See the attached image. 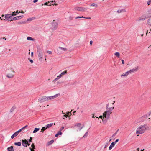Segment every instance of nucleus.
Listing matches in <instances>:
<instances>
[{"mask_svg":"<svg viewBox=\"0 0 151 151\" xmlns=\"http://www.w3.org/2000/svg\"><path fill=\"white\" fill-rule=\"evenodd\" d=\"M14 144L16 145L20 146L21 145V142H15Z\"/></svg>","mask_w":151,"mask_h":151,"instance_id":"22","label":"nucleus"},{"mask_svg":"<svg viewBox=\"0 0 151 151\" xmlns=\"http://www.w3.org/2000/svg\"><path fill=\"white\" fill-rule=\"evenodd\" d=\"M138 69V67L137 66L136 67V68L133 69L132 70H129V71H130V73H133L134 72H136L137 71Z\"/></svg>","mask_w":151,"mask_h":151,"instance_id":"15","label":"nucleus"},{"mask_svg":"<svg viewBox=\"0 0 151 151\" xmlns=\"http://www.w3.org/2000/svg\"><path fill=\"white\" fill-rule=\"evenodd\" d=\"M15 109V108L14 107H13L10 109V112H12L13 111L14 109Z\"/></svg>","mask_w":151,"mask_h":151,"instance_id":"38","label":"nucleus"},{"mask_svg":"<svg viewBox=\"0 0 151 151\" xmlns=\"http://www.w3.org/2000/svg\"><path fill=\"white\" fill-rule=\"evenodd\" d=\"M23 13V14H24V11H22L21 12H19V13Z\"/></svg>","mask_w":151,"mask_h":151,"instance_id":"59","label":"nucleus"},{"mask_svg":"<svg viewBox=\"0 0 151 151\" xmlns=\"http://www.w3.org/2000/svg\"><path fill=\"white\" fill-rule=\"evenodd\" d=\"M92 42H93L92 41V40H91V41H90V44L91 45L92 44Z\"/></svg>","mask_w":151,"mask_h":151,"instance_id":"62","label":"nucleus"},{"mask_svg":"<svg viewBox=\"0 0 151 151\" xmlns=\"http://www.w3.org/2000/svg\"><path fill=\"white\" fill-rule=\"evenodd\" d=\"M47 129V127H43L41 129V132H43L46 129Z\"/></svg>","mask_w":151,"mask_h":151,"instance_id":"31","label":"nucleus"},{"mask_svg":"<svg viewBox=\"0 0 151 151\" xmlns=\"http://www.w3.org/2000/svg\"><path fill=\"white\" fill-rule=\"evenodd\" d=\"M38 100L40 102H43L46 101H47V96H44L42 97L41 98H39Z\"/></svg>","mask_w":151,"mask_h":151,"instance_id":"10","label":"nucleus"},{"mask_svg":"<svg viewBox=\"0 0 151 151\" xmlns=\"http://www.w3.org/2000/svg\"><path fill=\"white\" fill-rule=\"evenodd\" d=\"M62 134V132L61 131H59L58 133L55 134V137H57L59 135H61Z\"/></svg>","mask_w":151,"mask_h":151,"instance_id":"21","label":"nucleus"},{"mask_svg":"<svg viewBox=\"0 0 151 151\" xmlns=\"http://www.w3.org/2000/svg\"><path fill=\"white\" fill-rule=\"evenodd\" d=\"M151 118V116L149 115V114L145 115L141 118V121L143 122L147 120L148 119H150Z\"/></svg>","mask_w":151,"mask_h":151,"instance_id":"4","label":"nucleus"},{"mask_svg":"<svg viewBox=\"0 0 151 151\" xmlns=\"http://www.w3.org/2000/svg\"><path fill=\"white\" fill-rule=\"evenodd\" d=\"M52 29L54 30H55L58 27V23L56 22H55L54 20L53 21V22L52 23Z\"/></svg>","mask_w":151,"mask_h":151,"instance_id":"8","label":"nucleus"},{"mask_svg":"<svg viewBox=\"0 0 151 151\" xmlns=\"http://www.w3.org/2000/svg\"><path fill=\"white\" fill-rule=\"evenodd\" d=\"M47 101L53 99L52 96H47Z\"/></svg>","mask_w":151,"mask_h":151,"instance_id":"25","label":"nucleus"},{"mask_svg":"<svg viewBox=\"0 0 151 151\" xmlns=\"http://www.w3.org/2000/svg\"><path fill=\"white\" fill-rule=\"evenodd\" d=\"M33 20V18H28L27 19V21H31Z\"/></svg>","mask_w":151,"mask_h":151,"instance_id":"40","label":"nucleus"},{"mask_svg":"<svg viewBox=\"0 0 151 151\" xmlns=\"http://www.w3.org/2000/svg\"><path fill=\"white\" fill-rule=\"evenodd\" d=\"M32 138L31 137H30V139L29 140L28 142H32Z\"/></svg>","mask_w":151,"mask_h":151,"instance_id":"43","label":"nucleus"},{"mask_svg":"<svg viewBox=\"0 0 151 151\" xmlns=\"http://www.w3.org/2000/svg\"><path fill=\"white\" fill-rule=\"evenodd\" d=\"M31 146L32 149H34L35 148V146L34 143H32Z\"/></svg>","mask_w":151,"mask_h":151,"instance_id":"39","label":"nucleus"},{"mask_svg":"<svg viewBox=\"0 0 151 151\" xmlns=\"http://www.w3.org/2000/svg\"><path fill=\"white\" fill-rule=\"evenodd\" d=\"M149 129V127L146 124L140 125L137 128L136 133L137 134H142Z\"/></svg>","mask_w":151,"mask_h":151,"instance_id":"1","label":"nucleus"},{"mask_svg":"<svg viewBox=\"0 0 151 151\" xmlns=\"http://www.w3.org/2000/svg\"><path fill=\"white\" fill-rule=\"evenodd\" d=\"M109 104H107L106 105V108L107 109H108V108H109Z\"/></svg>","mask_w":151,"mask_h":151,"instance_id":"58","label":"nucleus"},{"mask_svg":"<svg viewBox=\"0 0 151 151\" xmlns=\"http://www.w3.org/2000/svg\"><path fill=\"white\" fill-rule=\"evenodd\" d=\"M114 108V107L112 108L110 107L108 108L107 110L103 114V117L104 119L105 118L106 119H108L109 116V115L111 113V112L112 111L113 109Z\"/></svg>","mask_w":151,"mask_h":151,"instance_id":"2","label":"nucleus"},{"mask_svg":"<svg viewBox=\"0 0 151 151\" xmlns=\"http://www.w3.org/2000/svg\"><path fill=\"white\" fill-rule=\"evenodd\" d=\"M84 17H75L76 19H77L78 18H83Z\"/></svg>","mask_w":151,"mask_h":151,"instance_id":"44","label":"nucleus"},{"mask_svg":"<svg viewBox=\"0 0 151 151\" xmlns=\"http://www.w3.org/2000/svg\"><path fill=\"white\" fill-rule=\"evenodd\" d=\"M147 23L149 26H151V16L149 17Z\"/></svg>","mask_w":151,"mask_h":151,"instance_id":"17","label":"nucleus"},{"mask_svg":"<svg viewBox=\"0 0 151 151\" xmlns=\"http://www.w3.org/2000/svg\"><path fill=\"white\" fill-rule=\"evenodd\" d=\"M92 117L93 118H95V117H96V118H98V117H96V116H94V114H92Z\"/></svg>","mask_w":151,"mask_h":151,"instance_id":"50","label":"nucleus"},{"mask_svg":"<svg viewBox=\"0 0 151 151\" xmlns=\"http://www.w3.org/2000/svg\"><path fill=\"white\" fill-rule=\"evenodd\" d=\"M38 55L39 57V59L42 60L43 56V52L40 49H37Z\"/></svg>","mask_w":151,"mask_h":151,"instance_id":"5","label":"nucleus"},{"mask_svg":"<svg viewBox=\"0 0 151 151\" xmlns=\"http://www.w3.org/2000/svg\"><path fill=\"white\" fill-rule=\"evenodd\" d=\"M125 12L126 10L125 9H119L117 11V12L118 13Z\"/></svg>","mask_w":151,"mask_h":151,"instance_id":"16","label":"nucleus"},{"mask_svg":"<svg viewBox=\"0 0 151 151\" xmlns=\"http://www.w3.org/2000/svg\"><path fill=\"white\" fill-rule=\"evenodd\" d=\"M14 137H15V136H14V135L13 134V135H12L11 136V138L12 139H13Z\"/></svg>","mask_w":151,"mask_h":151,"instance_id":"51","label":"nucleus"},{"mask_svg":"<svg viewBox=\"0 0 151 151\" xmlns=\"http://www.w3.org/2000/svg\"><path fill=\"white\" fill-rule=\"evenodd\" d=\"M146 17H144L143 18L140 17L139 19V20H144L146 19Z\"/></svg>","mask_w":151,"mask_h":151,"instance_id":"32","label":"nucleus"},{"mask_svg":"<svg viewBox=\"0 0 151 151\" xmlns=\"http://www.w3.org/2000/svg\"><path fill=\"white\" fill-rule=\"evenodd\" d=\"M64 116L65 117H67L68 116V115H64Z\"/></svg>","mask_w":151,"mask_h":151,"instance_id":"64","label":"nucleus"},{"mask_svg":"<svg viewBox=\"0 0 151 151\" xmlns=\"http://www.w3.org/2000/svg\"><path fill=\"white\" fill-rule=\"evenodd\" d=\"M38 1V0H34L33 1V2H34V3H35L37 2Z\"/></svg>","mask_w":151,"mask_h":151,"instance_id":"56","label":"nucleus"},{"mask_svg":"<svg viewBox=\"0 0 151 151\" xmlns=\"http://www.w3.org/2000/svg\"><path fill=\"white\" fill-rule=\"evenodd\" d=\"M13 134L15 137L17 136L18 135V134L16 132H15Z\"/></svg>","mask_w":151,"mask_h":151,"instance_id":"49","label":"nucleus"},{"mask_svg":"<svg viewBox=\"0 0 151 151\" xmlns=\"http://www.w3.org/2000/svg\"><path fill=\"white\" fill-rule=\"evenodd\" d=\"M149 114V115H150H150L151 114V110L150 111V112H149L148 113Z\"/></svg>","mask_w":151,"mask_h":151,"instance_id":"60","label":"nucleus"},{"mask_svg":"<svg viewBox=\"0 0 151 151\" xmlns=\"http://www.w3.org/2000/svg\"><path fill=\"white\" fill-rule=\"evenodd\" d=\"M115 145V144L114 143V142H112L111 143V145H110L109 147V149L110 150H111L112 149V147L114 146Z\"/></svg>","mask_w":151,"mask_h":151,"instance_id":"18","label":"nucleus"},{"mask_svg":"<svg viewBox=\"0 0 151 151\" xmlns=\"http://www.w3.org/2000/svg\"><path fill=\"white\" fill-rule=\"evenodd\" d=\"M119 130V129L117 130L116 132L112 136V137H114L117 134L118 131Z\"/></svg>","mask_w":151,"mask_h":151,"instance_id":"29","label":"nucleus"},{"mask_svg":"<svg viewBox=\"0 0 151 151\" xmlns=\"http://www.w3.org/2000/svg\"><path fill=\"white\" fill-rule=\"evenodd\" d=\"M29 149H30L31 151H35L34 150H32L31 147L29 148Z\"/></svg>","mask_w":151,"mask_h":151,"instance_id":"63","label":"nucleus"},{"mask_svg":"<svg viewBox=\"0 0 151 151\" xmlns=\"http://www.w3.org/2000/svg\"><path fill=\"white\" fill-rule=\"evenodd\" d=\"M60 94H56L54 96H52L53 97V99L56 98V97H57L58 96V95H60Z\"/></svg>","mask_w":151,"mask_h":151,"instance_id":"33","label":"nucleus"},{"mask_svg":"<svg viewBox=\"0 0 151 151\" xmlns=\"http://www.w3.org/2000/svg\"><path fill=\"white\" fill-rule=\"evenodd\" d=\"M127 76V74L126 73H123V74H122L121 75V76L122 77L123 76Z\"/></svg>","mask_w":151,"mask_h":151,"instance_id":"35","label":"nucleus"},{"mask_svg":"<svg viewBox=\"0 0 151 151\" xmlns=\"http://www.w3.org/2000/svg\"><path fill=\"white\" fill-rule=\"evenodd\" d=\"M64 128V127H62L61 128H60V131H61V130H62Z\"/></svg>","mask_w":151,"mask_h":151,"instance_id":"52","label":"nucleus"},{"mask_svg":"<svg viewBox=\"0 0 151 151\" xmlns=\"http://www.w3.org/2000/svg\"><path fill=\"white\" fill-rule=\"evenodd\" d=\"M15 74V71L12 70L8 69L6 71V76L9 78H12Z\"/></svg>","mask_w":151,"mask_h":151,"instance_id":"3","label":"nucleus"},{"mask_svg":"<svg viewBox=\"0 0 151 151\" xmlns=\"http://www.w3.org/2000/svg\"><path fill=\"white\" fill-rule=\"evenodd\" d=\"M108 145V143H106L105 145V146H104V148H106Z\"/></svg>","mask_w":151,"mask_h":151,"instance_id":"45","label":"nucleus"},{"mask_svg":"<svg viewBox=\"0 0 151 151\" xmlns=\"http://www.w3.org/2000/svg\"><path fill=\"white\" fill-rule=\"evenodd\" d=\"M62 76V75L61 74H60L58 76L57 78H56V79H60Z\"/></svg>","mask_w":151,"mask_h":151,"instance_id":"36","label":"nucleus"},{"mask_svg":"<svg viewBox=\"0 0 151 151\" xmlns=\"http://www.w3.org/2000/svg\"><path fill=\"white\" fill-rule=\"evenodd\" d=\"M16 15V14H6L5 15V18L6 19L9 20L10 19L12 18V16Z\"/></svg>","mask_w":151,"mask_h":151,"instance_id":"7","label":"nucleus"},{"mask_svg":"<svg viewBox=\"0 0 151 151\" xmlns=\"http://www.w3.org/2000/svg\"><path fill=\"white\" fill-rule=\"evenodd\" d=\"M91 6H94L95 7H97L98 6L97 5L94 3L92 4L91 5Z\"/></svg>","mask_w":151,"mask_h":151,"instance_id":"28","label":"nucleus"},{"mask_svg":"<svg viewBox=\"0 0 151 151\" xmlns=\"http://www.w3.org/2000/svg\"><path fill=\"white\" fill-rule=\"evenodd\" d=\"M71 114V112H68V114H68L67 115H69Z\"/></svg>","mask_w":151,"mask_h":151,"instance_id":"61","label":"nucleus"},{"mask_svg":"<svg viewBox=\"0 0 151 151\" xmlns=\"http://www.w3.org/2000/svg\"><path fill=\"white\" fill-rule=\"evenodd\" d=\"M27 142H28V141L27 140H22V145L24 147H27Z\"/></svg>","mask_w":151,"mask_h":151,"instance_id":"12","label":"nucleus"},{"mask_svg":"<svg viewBox=\"0 0 151 151\" xmlns=\"http://www.w3.org/2000/svg\"><path fill=\"white\" fill-rule=\"evenodd\" d=\"M53 2V1H48V2H47L45 3L44 4V5H48L49 6H51V5L52 4V3Z\"/></svg>","mask_w":151,"mask_h":151,"instance_id":"14","label":"nucleus"},{"mask_svg":"<svg viewBox=\"0 0 151 151\" xmlns=\"http://www.w3.org/2000/svg\"><path fill=\"white\" fill-rule=\"evenodd\" d=\"M53 123L48 124L46 125V127H47V128L53 126Z\"/></svg>","mask_w":151,"mask_h":151,"instance_id":"20","label":"nucleus"},{"mask_svg":"<svg viewBox=\"0 0 151 151\" xmlns=\"http://www.w3.org/2000/svg\"><path fill=\"white\" fill-rule=\"evenodd\" d=\"M127 73V76L130 73V71H129H129H127V72H126Z\"/></svg>","mask_w":151,"mask_h":151,"instance_id":"53","label":"nucleus"},{"mask_svg":"<svg viewBox=\"0 0 151 151\" xmlns=\"http://www.w3.org/2000/svg\"><path fill=\"white\" fill-rule=\"evenodd\" d=\"M83 18H85V19H91V18L90 17H84Z\"/></svg>","mask_w":151,"mask_h":151,"instance_id":"54","label":"nucleus"},{"mask_svg":"<svg viewBox=\"0 0 151 151\" xmlns=\"http://www.w3.org/2000/svg\"><path fill=\"white\" fill-rule=\"evenodd\" d=\"M148 5H149L151 3V0H149L147 1Z\"/></svg>","mask_w":151,"mask_h":151,"instance_id":"41","label":"nucleus"},{"mask_svg":"<svg viewBox=\"0 0 151 151\" xmlns=\"http://www.w3.org/2000/svg\"><path fill=\"white\" fill-rule=\"evenodd\" d=\"M8 151H14V150L12 146H11L7 148Z\"/></svg>","mask_w":151,"mask_h":151,"instance_id":"19","label":"nucleus"},{"mask_svg":"<svg viewBox=\"0 0 151 151\" xmlns=\"http://www.w3.org/2000/svg\"><path fill=\"white\" fill-rule=\"evenodd\" d=\"M27 127V125H26L24 127L21 128V130H22V133H24L27 132V129H26V127Z\"/></svg>","mask_w":151,"mask_h":151,"instance_id":"13","label":"nucleus"},{"mask_svg":"<svg viewBox=\"0 0 151 151\" xmlns=\"http://www.w3.org/2000/svg\"><path fill=\"white\" fill-rule=\"evenodd\" d=\"M81 124L80 123L76 124L75 125V126H77V130L80 131L83 128L82 127H81Z\"/></svg>","mask_w":151,"mask_h":151,"instance_id":"11","label":"nucleus"},{"mask_svg":"<svg viewBox=\"0 0 151 151\" xmlns=\"http://www.w3.org/2000/svg\"><path fill=\"white\" fill-rule=\"evenodd\" d=\"M119 140L118 139H116L115 142H114V143L115 144L117 142L119 141Z\"/></svg>","mask_w":151,"mask_h":151,"instance_id":"47","label":"nucleus"},{"mask_svg":"<svg viewBox=\"0 0 151 151\" xmlns=\"http://www.w3.org/2000/svg\"><path fill=\"white\" fill-rule=\"evenodd\" d=\"M53 142L54 140H52L48 142V145H50L52 144L53 143Z\"/></svg>","mask_w":151,"mask_h":151,"instance_id":"27","label":"nucleus"},{"mask_svg":"<svg viewBox=\"0 0 151 151\" xmlns=\"http://www.w3.org/2000/svg\"><path fill=\"white\" fill-rule=\"evenodd\" d=\"M29 61H30V62L31 63H33V60H32V59H30L29 60Z\"/></svg>","mask_w":151,"mask_h":151,"instance_id":"57","label":"nucleus"},{"mask_svg":"<svg viewBox=\"0 0 151 151\" xmlns=\"http://www.w3.org/2000/svg\"><path fill=\"white\" fill-rule=\"evenodd\" d=\"M98 119H99V118H101V119H102V121H103V116H99V118H98Z\"/></svg>","mask_w":151,"mask_h":151,"instance_id":"48","label":"nucleus"},{"mask_svg":"<svg viewBox=\"0 0 151 151\" xmlns=\"http://www.w3.org/2000/svg\"><path fill=\"white\" fill-rule=\"evenodd\" d=\"M75 9L76 10L82 12H85L87 10V8H86L79 7H75Z\"/></svg>","mask_w":151,"mask_h":151,"instance_id":"6","label":"nucleus"},{"mask_svg":"<svg viewBox=\"0 0 151 151\" xmlns=\"http://www.w3.org/2000/svg\"><path fill=\"white\" fill-rule=\"evenodd\" d=\"M88 135V132H87L83 136V138H85L87 137V135Z\"/></svg>","mask_w":151,"mask_h":151,"instance_id":"37","label":"nucleus"},{"mask_svg":"<svg viewBox=\"0 0 151 151\" xmlns=\"http://www.w3.org/2000/svg\"><path fill=\"white\" fill-rule=\"evenodd\" d=\"M27 39L29 41H33L34 40V39L29 36L27 37Z\"/></svg>","mask_w":151,"mask_h":151,"instance_id":"24","label":"nucleus"},{"mask_svg":"<svg viewBox=\"0 0 151 151\" xmlns=\"http://www.w3.org/2000/svg\"><path fill=\"white\" fill-rule=\"evenodd\" d=\"M23 17V15L15 17L14 18H13L12 19L9 20V21H12L13 20H19L20 19L22 18Z\"/></svg>","mask_w":151,"mask_h":151,"instance_id":"9","label":"nucleus"},{"mask_svg":"<svg viewBox=\"0 0 151 151\" xmlns=\"http://www.w3.org/2000/svg\"><path fill=\"white\" fill-rule=\"evenodd\" d=\"M59 48L60 49H61V50H63V51H66L67 50V49L66 48H63V47H59Z\"/></svg>","mask_w":151,"mask_h":151,"instance_id":"26","label":"nucleus"},{"mask_svg":"<svg viewBox=\"0 0 151 151\" xmlns=\"http://www.w3.org/2000/svg\"><path fill=\"white\" fill-rule=\"evenodd\" d=\"M25 23V22H22L18 23V24H23Z\"/></svg>","mask_w":151,"mask_h":151,"instance_id":"46","label":"nucleus"},{"mask_svg":"<svg viewBox=\"0 0 151 151\" xmlns=\"http://www.w3.org/2000/svg\"><path fill=\"white\" fill-rule=\"evenodd\" d=\"M114 55L117 57H119V56L120 54L119 52H117L115 53Z\"/></svg>","mask_w":151,"mask_h":151,"instance_id":"30","label":"nucleus"},{"mask_svg":"<svg viewBox=\"0 0 151 151\" xmlns=\"http://www.w3.org/2000/svg\"><path fill=\"white\" fill-rule=\"evenodd\" d=\"M121 61H122V64H124V61L123 60H122Z\"/></svg>","mask_w":151,"mask_h":151,"instance_id":"55","label":"nucleus"},{"mask_svg":"<svg viewBox=\"0 0 151 151\" xmlns=\"http://www.w3.org/2000/svg\"><path fill=\"white\" fill-rule=\"evenodd\" d=\"M40 129L39 128H35V129L33 131V133H35L37 132Z\"/></svg>","mask_w":151,"mask_h":151,"instance_id":"23","label":"nucleus"},{"mask_svg":"<svg viewBox=\"0 0 151 151\" xmlns=\"http://www.w3.org/2000/svg\"><path fill=\"white\" fill-rule=\"evenodd\" d=\"M47 52L49 54H52V52L51 51H49V50L47 51Z\"/></svg>","mask_w":151,"mask_h":151,"instance_id":"42","label":"nucleus"},{"mask_svg":"<svg viewBox=\"0 0 151 151\" xmlns=\"http://www.w3.org/2000/svg\"><path fill=\"white\" fill-rule=\"evenodd\" d=\"M67 73V70H66L64 72H62L61 73V74L62 75H64L65 74H66Z\"/></svg>","mask_w":151,"mask_h":151,"instance_id":"34","label":"nucleus"}]
</instances>
